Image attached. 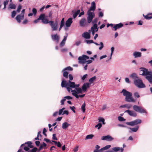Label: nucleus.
<instances>
[{
  "mask_svg": "<svg viewBox=\"0 0 152 152\" xmlns=\"http://www.w3.org/2000/svg\"><path fill=\"white\" fill-rule=\"evenodd\" d=\"M64 22H61L60 23V27L59 28V31H60L61 30V28H62V27L64 26Z\"/></svg>",
  "mask_w": 152,
  "mask_h": 152,
  "instance_id": "ea45409f",
  "label": "nucleus"
},
{
  "mask_svg": "<svg viewBox=\"0 0 152 152\" xmlns=\"http://www.w3.org/2000/svg\"><path fill=\"white\" fill-rule=\"evenodd\" d=\"M133 109L135 111L140 113H147L145 109L142 107L134 105L133 106Z\"/></svg>",
  "mask_w": 152,
  "mask_h": 152,
  "instance_id": "7ed1b4c3",
  "label": "nucleus"
},
{
  "mask_svg": "<svg viewBox=\"0 0 152 152\" xmlns=\"http://www.w3.org/2000/svg\"><path fill=\"white\" fill-rule=\"evenodd\" d=\"M47 18L48 16H45V14H42L39 15L38 19L34 21V23H37L39 22V20H41L42 21V23L45 24H48V22Z\"/></svg>",
  "mask_w": 152,
  "mask_h": 152,
  "instance_id": "f03ea898",
  "label": "nucleus"
},
{
  "mask_svg": "<svg viewBox=\"0 0 152 152\" xmlns=\"http://www.w3.org/2000/svg\"><path fill=\"white\" fill-rule=\"evenodd\" d=\"M122 93H123V95L125 96V101L129 102H136L135 100L132 96V94L125 89H123Z\"/></svg>",
  "mask_w": 152,
  "mask_h": 152,
  "instance_id": "f257e3e1",
  "label": "nucleus"
},
{
  "mask_svg": "<svg viewBox=\"0 0 152 152\" xmlns=\"http://www.w3.org/2000/svg\"><path fill=\"white\" fill-rule=\"evenodd\" d=\"M91 29H93L95 30L96 32L98 31V28L97 27V26L96 24H94L93 27L91 28Z\"/></svg>",
  "mask_w": 152,
  "mask_h": 152,
  "instance_id": "bb28decb",
  "label": "nucleus"
},
{
  "mask_svg": "<svg viewBox=\"0 0 152 152\" xmlns=\"http://www.w3.org/2000/svg\"><path fill=\"white\" fill-rule=\"evenodd\" d=\"M123 26V24L121 23L119 24H115L112 29L113 31H116L117 29L121 28Z\"/></svg>",
  "mask_w": 152,
  "mask_h": 152,
  "instance_id": "a211bd4d",
  "label": "nucleus"
},
{
  "mask_svg": "<svg viewBox=\"0 0 152 152\" xmlns=\"http://www.w3.org/2000/svg\"><path fill=\"white\" fill-rule=\"evenodd\" d=\"M100 44L101 46L99 48V50H101L104 47L103 44L102 42H100Z\"/></svg>",
  "mask_w": 152,
  "mask_h": 152,
  "instance_id": "6e6d98bb",
  "label": "nucleus"
},
{
  "mask_svg": "<svg viewBox=\"0 0 152 152\" xmlns=\"http://www.w3.org/2000/svg\"><path fill=\"white\" fill-rule=\"evenodd\" d=\"M89 58V57L86 55H83L82 56L78 57L79 63L80 64H84L85 63V61L86 59H88Z\"/></svg>",
  "mask_w": 152,
  "mask_h": 152,
  "instance_id": "9b49d317",
  "label": "nucleus"
},
{
  "mask_svg": "<svg viewBox=\"0 0 152 152\" xmlns=\"http://www.w3.org/2000/svg\"><path fill=\"white\" fill-rule=\"evenodd\" d=\"M133 56L135 58L140 57L141 56V53L140 52H135L133 53Z\"/></svg>",
  "mask_w": 152,
  "mask_h": 152,
  "instance_id": "393cba45",
  "label": "nucleus"
},
{
  "mask_svg": "<svg viewBox=\"0 0 152 152\" xmlns=\"http://www.w3.org/2000/svg\"><path fill=\"white\" fill-rule=\"evenodd\" d=\"M96 79V77L95 76H94L91 78L89 80V81L90 83H91L94 81Z\"/></svg>",
  "mask_w": 152,
  "mask_h": 152,
  "instance_id": "473e14b6",
  "label": "nucleus"
},
{
  "mask_svg": "<svg viewBox=\"0 0 152 152\" xmlns=\"http://www.w3.org/2000/svg\"><path fill=\"white\" fill-rule=\"evenodd\" d=\"M90 84L89 83H86L83 84L82 86V90L83 91H86L87 88L90 87Z\"/></svg>",
  "mask_w": 152,
  "mask_h": 152,
  "instance_id": "aec40b11",
  "label": "nucleus"
},
{
  "mask_svg": "<svg viewBox=\"0 0 152 152\" xmlns=\"http://www.w3.org/2000/svg\"><path fill=\"white\" fill-rule=\"evenodd\" d=\"M80 12V10H77V11L75 12L73 14V18H75L77 16L78 14H79Z\"/></svg>",
  "mask_w": 152,
  "mask_h": 152,
  "instance_id": "2f4dec72",
  "label": "nucleus"
},
{
  "mask_svg": "<svg viewBox=\"0 0 152 152\" xmlns=\"http://www.w3.org/2000/svg\"><path fill=\"white\" fill-rule=\"evenodd\" d=\"M111 146L110 145H107L105 147L101 148L100 149V150H102V151H103V150L107 149L108 148H110L111 147Z\"/></svg>",
  "mask_w": 152,
  "mask_h": 152,
  "instance_id": "f704fd0d",
  "label": "nucleus"
},
{
  "mask_svg": "<svg viewBox=\"0 0 152 152\" xmlns=\"http://www.w3.org/2000/svg\"><path fill=\"white\" fill-rule=\"evenodd\" d=\"M37 149L36 147H35L31 150H28V152H36Z\"/></svg>",
  "mask_w": 152,
  "mask_h": 152,
  "instance_id": "a19ab883",
  "label": "nucleus"
},
{
  "mask_svg": "<svg viewBox=\"0 0 152 152\" xmlns=\"http://www.w3.org/2000/svg\"><path fill=\"white\" fill-rule=\"evenodd\" d=\"M70 108L74 113H75V107L74 106L70 107Z\"/></svg>",
  "mask_w": 152,
  "mask_h": 152,
  "instance_id": "864d4df0",
  "label": "nucleus"
},
{
  "mask_svg": "<svg viewBox=\"0 0 152 152\" xmlns=\"http://www.w3.org/2000/svg\"><path fill=\"white\" fill-rule=\"evenodd\" d=\"M32 12L34 15H36L37 12V10L35 8H33L32 9Z\"/></svg>",
  "mask_w": 152,
  "mask_h": 152,
  "instance_id": "680f3d73",
  "label": "nucleus"
},
{
  "mask_svg": "<svg viewBox=\"0 0 152 152\" xmlns=\"http://www.w3.org/2000/svg\"><path fill=\"white\" fill-rule=\"evenodd\" d=\"M134 96L135 98H139L140 97L139 94L137 92H134Z\"/></svg>",
  "mask_w": 152,
  "mask_h": 152,
  "instance_id": "72a5a7b5",
  "label": "nucleus"
},
{
  "mask_svg": "<svg viewBox=\"0 0 152 152\" xmlns=\"http://www.w3.org/2000/svg\"><path fill=\"white\" fill-rule=\"evenodd\" d=\"M68 82L67 83L66 81L65 80H63L62 81L61 83V86L62 87H65L66 88L67 86H68Z\"/></svg>",
  "mask_w": 152,
  "mask_h": 152,
  "instance_id": "b1692460",
  "label": "nucleus"
},
{
  "mask_svg": "<svg viewBox=\"0 0 152 152\" xmlns=\"http://www.w3.org/2000/svg\"><path fill=\"white\" fill-rule=\"evenodd\" d=\"M68 72L66 71H64L63 73V76L66 78H67L68 77Z\"/></svg>",
  "mask_w": 152,
  "mask_h": 152,
  "instance_id": "58836bf2",
  "label": "nucleus"
},
{
  "mask_svg": "<svg viewBox=\"0 0 152 152\" xmlns=\"http://www.w3.org/2000/svg\"><path fill=\"white\" fill-rule=\"evenodd\" d=\"M114 138L110 135H108L107 136H103L101 137V140L107 141H111L113 140Z\"/></svg>",
  "mask_w": 152,
  "mask_h": 152,
  "instance_id": "f8f14e48",
  "label": "nucleus"
},
{
  "mask_svg": "<svg viewBox=\"0 0 152 152\" xmlns=\"http://www.w3.org/2000/svg\"><path fill=\"white\" fill-rule=\"evenodd\" d=\"M152 15V14H149L146 15H143L145 19L147 20H149L152 18V15Z\"/></svg>",
  "mask_w": 152,
  "mask_h": 152,
  "instance_id": "cd10ccee",
  "label": "nucleus"
},
{
  "mask_svg": "<svg viewBox=\"0 0 152 152\" xmlns=\"http://www.w3.org/2000/svg\"><path fill=\"white\" fill-rule=\"evenodd\" d=\"M64 99H72V97L70 96H66L64 97Z\"/></svg>",
  "mask_w": 152,
  "mask_h": 152,
  "instance_id": "0e129e2a",
  "label": "nucleus"
},
{
  "mask_svg": "<svg viewBox=\"0 0 152 152\" xmlns=\"http://www.w3.org/2000/svg\"><path fill=\"white\" fill-rule=\"evenodd\" d=\"M66 99H64V98L61 100V105H63L64 104V102L66 101Z\"/></svg>",
  "mask_w": 152,
  "mask_h": 152,
  "instance_id": "69168bd1",
  "label": "nucleus"
},
{
  "mask_svg": "<svg viewBox=\"0 0 152 152\" xmlns=\"http://www.w3.org/2000/svg\"><path fill=\"white\" fill-rule=\"evenodd\" d=\"M69 80H72L73 79V77L72 75L71 74H69Z\"/></svg>",
  "mask_w": 152,
  "mask_h": 152,
  "instance_id": "bf43d9fd",
  "label": "nucleus"
},
{
  "mask_svg": "<svg viewBox=\"0 0 152 152\" xmlns=\"http://www.w3.org/2000/svg\"><path fill=\"white\" fill-rule=\"evenodd\" d=\"M95 9H96V7H94L92 6H91L90 7L89 10H88V12H91V11H94L95 10Z\"/></svg>",
  "mask_w": 152,
  "mask_h": 152,
  "instance_id": "09e8293b",
  "label": "nucleus"
},
{
  "mask_svg": "<svg viewBox=\"0 0 152 152\" xmlns=\"http://www.w3.org/2000/svg\"><path fill=\"white\" fill-rule=\"evenodd\" d=\"M32 143L31 141H28L27 142H26L25 143L22 144L20 147H22L23 146L25 145V144H27L28 146H24L23 148V149L26 151H28L29 150V148H34V146L33 145H32Z\"/></svg>",
  "mask_w": 152,
  "mask_h": 152,
  "instance_id": "423d86ee",
  "label": "nucleus"
},
{
  "mask_svg": "<svg viewBox=\"0 0 152 152\" xmlns=\"http://www.w3.org/2000/svg\"><path fill=\"white\" fill-rule=\"evenodd\" d=\"M98 19V18H96L94 19L92 22V23L94 25L95 24H96Z\"/></svg>",
  "mask_w": 152,
  "mask_h": 152,
  "instance_id": "c03bdc74",
  "label": "nucleus"
},
{
  "mask_svg": "<svg viewBox=\"0 0 152 152\" xmlns=\"http://www.w3.org/2000/svg\"><path fill=\"white\" fill-rule=\"evenodd\" d=\"M99 122H104V119L103 118H99Z\"/></svg>",
  "mask_w": 152,
  "mask_h": 152,
  "instance_id": "774afa93",
  "label": "nucleus"
},
{
  "mask_svg": "<svg viewBox=\"0 0 152 152\" xmlns=\"http://www.w3.org/2000/svg\"><path fill=\"white\" fill-rule=\"evenodd\" d=\"M52 12L51 11H50L49 12L48 17L51 19L52 18Z\"/></svg>",
  "mask_w": 152,
  "mask_h": 152,
  "instance_id": "8fccbe9b",
  "label": "nucleus"
},
{
  "mask_svg": "<svg viewBox=\"0 0 152 152\" xmlns=\"http://www.w3.org/2000/svg\"><path fill=\"white\" fill-rule=\"evenodd\" d=\"M25 9H23L21 12L20 15H18L15 18V19L18 23L21 22V20L23 19L24 17V14L25 13Z\"/></svg>",
  "mask_w": 152,
  "mask_h": 152,
  "instance_id": "1a4fd4ad",
  "label": "nucleus"
},
{
  "mask_svg": "<svg viewBox=\"0 0 152 152\" xmlns=\"http://www.w3.org/2000/svg\"><path fill=\"white\" fill-rule=\"evenodd\" d=\"M112 149L114 151H115V152L120 150L121 151V152H123L124 151V148H121L118 147H115L113 148Z\"/></svg>",
  "mask_w": 152,
  "mask_h": 152,
  "instance_id": "4be33fe9",
  "label": "nucleus"
},
{
  "mask_svg": "<svg viewBox=\"0 0 152 152\" xmlns=\"http://www.w3.org/2000/svg\"><path fill=\"white\" fill-rule=\"evenodd\" d=\"M53 140H57L58 139L57 137L56 136V134H53Z\"/></svg>",
  "mask_w": 152,
  "mask_h": 152,
  "instance_id": "603ef678",
  "label": "nucleus"
},
{
  "mask_svg": "<svg viewBox=\"0 0 152 152\" xmlns=\"http://www.w3.org/2000/svg\"><path fill=\"white\" fill-rule=\"evenodd\" d=\"M130 77L132 78H138V77L137 76V74L135 73H133L131 75Z\"/></svg>",
  "mask_w": 152,
  "mask_h": 152,
  "instance_id": "37998d69",
  "label": "nucleus"
},
{
  "mask_svg": "<svg viewBox=\"0 0 152 152\" xmlns=\"http://www.w3.org/2000/svg\"><path fill=\"white\" fill-rule=\"evenodd\" d=\"M35 144L37 146H38L40 143V142L38 141H36L35 142Z\"/></svg>",
  "mask_w": 152,
  "mask_h": 152,
  "instance_id": "338daca9",
  "label": "nucleus"
},
{
  "mask_svg": "<svg viewBox=\"0 0 152 152\" xmlns=\"http://www.w3.org/2000/svg\"><path fill=\"white\" fill-rule=\"evenodd\" d=\"M51 38L53 40L56 41L57 42H58L59 40L60 37L57 34H52L51 35Z\"/></svg>",
  "mask_w": 152,
  "mask_h": 152,
  "instance_id": "f3484780",
  "label": "nucleus"
},
{
  "mask_svg": "<svg viewBox=\"0 0 152 152\" xmlns=\"http://www.w3.org/2000/svg\"><path fill=\"white\" fill-rule=\"evenodd\" d=\"M82 36L83 37L86 39H90L91 37L90 35L87 32H84L82 34Z\"/></svg>",
  "mask_w": 152,
  "mask_h": 152,
  "instance_id": "412c9836",
  "label": "nucleus"
},
{
  "mask_svg": "<svg viewBox=\"0 0 152 152\" xmlns=\"http://www.w3.org/2000/svg\"><path fill=\"white\" fill-rule=\"evenodd\" d=\"M48 23H49V25L51 26L53 31H56L57 30L58 23L57 22H56L55 23H54L53 21H49L48 19Z\"/></svg>",
  "mask_w": 152,
  "mask_h": 152,
  "instance_id": "39448f33",
  "label": "nucleus"
},
{
  "mask_svg": "<svg viewBox=\"0 0 152 152\" xmlns=\"http://www.w3.org/2000/svg\"><path fill=\"white\" fill-rule=\"evenodd\" d=\"M125 113H127L130 116L133 117H136L137 115V114L136 112L133 110H126Z\"/></svg>",
  "mask_w": 152,
  "mask_h": 152,
  "instance_id": "4468645a",
  "label": "nucleus"
},
{
  "mask_svg": "<svg viewBox=\"0 0 152 152\" xmlns=\"http://www.w3.org/2000/svg\"><path fill=\"white\" fill-rule=\"evenodd\" d=\"M98 16L99 17H102L103 16V13L102 12H100L99 13Z\"/></svg>",
  "mask_w": 152,
  "mask_h": 152,
  "instance_id": "5fc2aeb1",
  "label": "nucleus"
},
{
  "mask_svg": "<svg viewBox=\"0 0 152 152\" xmlns=\"http://www.w3.org/2000/svg\"><path fill=\"white\" fill-rule=\"evenodd\" d=\"M88 75L87 74H85L83 75L82 78V79L83 80H84L87 77Z\"/></svg>",
  "mask_w": 152,
  "mask_h": 152,
  "instance_id": "e2e57ef3",
  "label": "nucleus"
},
{
  "mask_svg": "<svg viewBox=\"0 0 152 152\" xmlns=\"http://www.w3.org/2000/svg\"><path fill=\"white\" fill-rule=\"evenodd\" d=\"M76 90V94H82V90L80 88H75Z\"/></svg>",
  "mask_w": 152,
  "mask_h": 152,
  "instance_id": "7c9ffc66",
  "label": "nucleus"
},
{
  "mask_svg": "<svg viewBox=\"0 0 152 152\" xmlns=\"http://www.w3.org/2000/svg\"><path fill=\"white\" fill-rule=\"evenodd\" d=\"M139 126H136L134 128H129L130 129L132 130L133 132H136L137 131L138 129L139 128Z\"/></svg>",
  "mask_w": 152,
  "mask_h": 152,
  "instance_id": "c85d7f7f",
  "label": "nucleus"
},
{
  "mask_svg": "<svg viewBox=\"0 0 152 152\" xmlns=\"http://www.w3.org/2000/svg\"><path fill=\"white\" fill-rule=\"evenodd\" d=\"M134 84L138 88H144L145 87V85L143 83L142 80L140 79L137 78L134 80Z\"/></svg>",
  "mask_w": 152,
  "mask_h": 152,
  "instance_id": "20e7f679",
  "label": "nucleus"
},
{
  "mask_svg": "<svg viewBox=\"0 0 152 152\" xmlns=\"http://www.w3.org/2000/svg\"><path fill=\"white\" fill-rule=\"evenodd\" d=\"M22 6L21 5V4H19L18 6V7L17 8V10L16 11L18 13L20 12V10L22 8Z\"/></svg>",
  "mask_w": 152,
  "mask_h": 152,
  "instance_id": "79ce46f5",
  "label": "nucleus"
},
{
  "mask_svg": "<svg viewBox=\"0 0 152 152\" xmlns=\"http://www.w3.org/2000/svg\"><path fill=\"white\" fill-rule=\"evenodd\" d=\"M73 70V69L70 66H68L64 69L62 71V72H63L66 70H69L70 71H72Z\"/></svg>",
  "mask_w": 152,
  "mask_h": 152,
  "instance_id": "4c0bfd02",
  "label": "nucleus"
},
{
  "mask_svg": "<svg viewBox=\"0 0 152 152\" xmlns=\"http://www.w3.org/2000/svg\"><path fill=\"white\" fill-rule=\"evenodd\" d=\"M72 18H70L66 20L65 23V25L66 27H69L70 26L72 22Z\"/></svg>",
  "mask_w": 152,
  "mask_h": 152,
  "instance_id": "6ab92c4d",
  "label": "nucleus"
},
{
  "mask_svg": "<svg viewBox=\"0 0 152 152\" xmlns=\"http://www.w3.org/2000/svg\"><path fill=\"white\" fill-rule=\"evenodd\" d=\"M70 124H68L67 122H64L62 124V128L64 129H65L67 128Z\"/></svg>",
  "mask_w": 152,
  "mask_h": 152,
  "instance_id": "a878e982",
  "label": "nucleus"
},
{
  "mask_svg": "<svg viewBox=\"0 0 152 152\" xmlns=\"http://www.w3.org/2000/svg\"><path fill=\"white\" fill-rule=\"evenodd\" d=\"M79 148L78 146H76L73 149V151L75 152H76L78 150V148Z\"/></svg>",
  "mask_w": 152,
  "mask_h": 152,
  "instance_id": "13d9d810",
  "label": "nucleus"
},
{
  "mask_svg": "<svg viewBox=\"0 0 152 152\" xmlns=\"http://www.w3.org/2000/svg\"><path fill=\"white\" fill-rule=\"evenodd\" d=\"M94 136V135L93 134H91L88 135L86 136V140L91 139Z\"/></svg>",
  "mask_w": 152,
  "mask_h": 152,
  "instance_id": "c9c22d12",
  "label": "nucleus"
},
{
  "mask_svg": "<svg viewBox=\"0 0 152 152\" xmlns=\"http://www.w3.org/2000/svg\"><path fill=\"white\" fill-rule=\"evenodd\" d=\"M75 83L74 82H72L70 80L68 81V86L72 88H75Z\"/></svg>",
  "mask_w": 152,
  "mask_h": 152,
  "instance_id": "5701e85b",
  "label": "nucleus"
},
{
  "mask_svg": "<svg viewBox=\"0 0 152 152\" xmlns=\"http://www.w3.org/2000/svg\"><path fill=\"white\" fill-rule=\"evenodd\" d=\"M118 119L120 121H124L126 120L123 117L121 116H118Z\"/></svg>",
  "mask_w": 152,
  "mask_h": 152,
  "instance_id": "49530a36",
  "label": "nucleus"
},
{
  "mask_svg": "<svg viewBox=\"0 0 152 152\" xmlns=\"http://www.w3.org/2000/svg\"><path fill=\"white\" fill-rule=\"evenodd\" d=\"M16 8V6L14 4H13L12 3H10L9 4V7L8 8L9 9H15Z\"/></svg>",
  "mask_w": 152,
  "mask_h": 152,
  "instance_id": "c756f323",
  "label": "nucleus"
},
{
  "mask_svg": "<svg viewBox=\"0 0 152 152\" xmlns=\"http://www.w3.org/2000/svg\"><path fill=\"white\" fill-rule=\"evenodd\" d=\"M16 14V12L15 11H13L12 12L11 17L12 18H14Z\"/></svg>",
  "mask_w": 152,
  "mask_h": 152,
  "instance_id": "de8ad7c7",
  "label": "nucleus"
},
{
  "mask_svg": "<svg viewBox=\"0 0 152 152\" xmlns=\"http://www.w3.org/2000/svg\"><path fill=\"white\" fill-rule=\"evenodd\" d=\"M88 16L87 18V22L89 23L92 21V19L95 17V15L94 12H88Z\"/></svg>",
  "mask_w": 152,
  "mask_h": 152,
  "instance_id": "6e6552de",
  "label": "nucleus"
},
{
  "mask_svg": "<svg viewBox=\"0 0 152 152\" xmlns=\"http://www.w3.org/2000/svg\"><path fill=\"white\" fill-rule=\"evenodd\" d=\"M145 78L151 83L152 82V72L150 71L148 75L146 76Z\"/></svg>",
  "mask_w": 152,
  "mask_h": 152,
  "instance_id": "dca6fc26",
  "label": "nucleus"
},
{
  "mask_svg": "<svg viewBox=\"0 0 152 152\" xmlns=\"http://www.w3.org/2000/svg\"><path fill=\"white\" fill-rule=\"evenodd\" d=\"M85 106H86V104L85 103H84L82 104V105L81 107V108L83 113H84L85 111V110H86Z\"/></svg>",
  "mask_w": 152,
  "mask_h": 152,
  "instance_id": "e433bc0d",
  "label": "nucleus"
},
{
  "mask_svg": "<svg viewBox=\"0 0 152 152\" xmlns=\"http://www.w3.org/2000/svg\"><path fill=\"white\" fill-rule=\"evenodd\" d=\"M140 75L143 76H146L148 75L150 71L145 68L141 67L140 68Z\"/></svg>",
  "mask_w": 152,
  "mask_h": 152,
  "instance_id": "9d476101",
  "label": "nucleus"
},
{
  "mask_svg": "<svg viewBox=\"0 0 152 152\" xmlns=\"http://www.w3.org/2000/svg\"><path fill=\"white\" fill-rule=\"evenodd\" d=\"M87 43H94V42L92 40H89L86 41Z\"/></svg>",
  "mask_w": 152,
  "mask_h": 152,
  "instance_id": "052dcab7",
  "label": "nucleus"
},
{
  "mask_svg": "<svg viewBox=\"0 0 152 152\" xmlns=\"http://www.w3.org/2000/svg\"><path fill=\"white\" fill-rule=\"evenodd\" d=\"M141 122L142 121L141 120L137 119L130 122H126V124L131 126H133L135 125H137L138 124H141Z\"/></svg>",
  "mask_w": 152,
  "mask_h": 152,
  "instance_id": "0eeeda50",
  "label": "nucleus"
},
{
  "mask_svg": "<svg viewBox=\"0 0 152 152\" xmlns=\"http://www.w3.org/2000/svg\"><path fill=\"white\" fill-rule=\"evenodd\" d=\"M72 92V95L75 96L77 98H78L79 97L80 98L83 97L85 95V94L83 95H77V92L75 90H72L71 91Z\"/></svg>",
  "mask_w": 152,
  "mask_h": 152,
  "instance_id": "2eb2a0df",
  "label": "nucleus"
},
{
  "mask_svg": "<svg viewBox=\"0 0 152 152\" xmlns=\"http://www.w3.org/2000/svg\"><path fill=\"white\" fill-rule=\"evenodd\" d=\"M65 42L63 41V40L60 43V45L61 47L64 46L65 44Z\"/></svg>",
  "mask_w": 152,
  "mask_h": 152,
  "instance_id": "4d7b16f0",
  "label": "nucleus"
},
{
  "mask_svg": "<svg viewBox=\"0 0 152 152\" xmlns=\"http://www.w3.org/2000/svg\"><path fill=\"white\" fill-rule=\"evenodd\" d=\"M102 126V124L101 123H99L98 124L96 125L95 126V127L97 128V127H98V129H99L101 128Z\"/></svg>",
  "mask_w": 152,
  "mask_h": 152,
  "instance_id": "a18cd8bd",
  "label": "nucleus"
},
{
  "mask_svg": "<svg viewBox=\"0 0 152 152\" xmlns=\"http://www.w3.org/2000/svg\"><path fill=\"white\" fill-rule=\"evenodd\" d=\"M47 132V130L45 128H44L43 130V134L46 137L47 135L46 134V132Z\"/></svg>",
  "mask_w": 152,
  "mask_h": 152,
  "instance_id": "3c124183",
  "label": "nucleus"
},
{
  "mask_svg": "<svg viewBox=\"0 0 152 152\" xmlns=\"http://www.w3.org/2000/svg\"><path fill=\"white\" fill-rule=\"evenodd\" d=\"M79 23L81 27H84L88 25L86 20L84 18L81 19Z\"/></svg>",
  "mask_w": 152,
  "mask_h": 152,
  "instance_id": "ddd939ff",
  "label": "nucleus"
}]
</instances>
